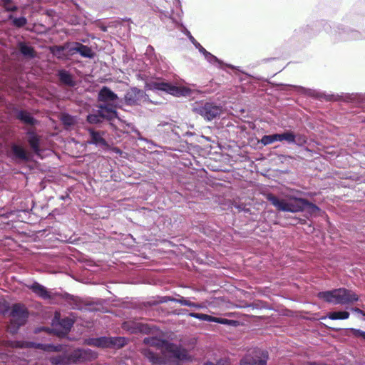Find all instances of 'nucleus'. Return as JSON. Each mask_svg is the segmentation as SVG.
<instances>
[{
  "label": "nucleus",
  "mask_w": 365,
  "mask_h": 365,
  "mask_svg": "<svg viewBox=\"0 0 365 365\" xmlns=\"http://www.w3.org/2000/svg\"><path fill=\"white\" fill-rule=\"evenodd\" d=\"M134 327L130 329L131 332H150V328H148V325L142 324V323H134Z\"/></svg>",
  "instance_id": "nucleus-32"
},
{
  "label": "nucleus",
  "mask_w": 365,
  "mask_h": 365,
  "mask_svg": "<svg viewBox=\"0 0 365 365\" xmlns=\"http://www.w3.org/2000/svg\"><path fill=\"white\" fill-rule=\"evenodd\" d=\"M91 140L88 141L91 144H94L98 146H106L107 145L106 140L101 136V135L93 130H90Z\"/></svg>",
  "instance_id": "nucleus-24"
},
{
  "label": "nucleus",
  "mask_w": 365,
  "mask_h": 365,
  "mask_svg": "<svg viewBox=\"0 0 365 365\" xmlns=\"http://www.w3.org/2000/svg\"><path fill=\"white\" fill-rule=\"evenodd\" d=\"M317 297L324 302L334 305L349 304L359 300L358 295L354 291L346 288L319 292Z\"/></svg>",
  "instance_id": "nucleus-4"
},
{
  "label": "nucleus",
  "mask_w": 365,
  "mask_h": 365,
  "mask_svg": "<svg viewBox=\"0 0 365 365\" xmlns=\"http://www.w3.org/2000/svg\"><path fill=\"white\" fill-rule=\"evenodd\" d=\"M161 91H165L175 97L190 96L191 90L183 86H176L172 83L161 80Z\"/></svg>",
  "instance_id": "nucleus-12"
},
{
  "label": "nucleus",
  "mask_w": 365,
  "mask_h": 365,
  "mask_svg": "<svg viewBox=\"0 0 365 365\" xmlns=\"http://www.w3.org/2000/svg\"><path fill=\"white\" fill-rule=\"evenodd\" d=\"M52 362H53V364H59V360H58V359H57V358H53V359H52Z\"/></svg>",
  "instance_id": "nucleus-47"
},
{
  "label": "nucleus",
  "mask_w": 365,
  "mask_h": 365,
  "mask_svg": "<svg viewBox=\"0 0 365 365\" xmlns=\"http://www.w3.org/2000/svg\"><path fill=\"white\" fill-rule=\"evenodd\" d=\"M73 321L68 318L62 319L61 325L63 327L65 331H68L71 329L73 326Z\"/></svg>",
  "instance_id": "nucleus-35"
},
{
  "label": "nucleus",
  "mask_w": 365,
  "mask_h": 365,
  "mask_svg": "<svg viewBox=\"0 0 365 365\" xmlns=\"http://www.w3.org/2000/svg\"><path fill=\"white\" fill-rule=\"evenodd\" d=\"M127 343L125 337H106L90 338L85 340L86 345L101 348H121Z\"/></svg>",
  "instance_id": "nucleus-8"
},
{
  "label": "nucleus",
  "mask_w": 365,
  "mask_h": 365,
  "mask_svg": "<svg viewBox=\"0 0 365 365\" xmlns=\"http://www.w3.org/2000/svg\"><path fill=\"white\" fill-rule=\"evenodd\" d=\"M364 317V320L365 321V312H364V315H362Z\"/></svg>",
  "instance_id": "nucleus-53"
},
{
  "label": "nucleus",
  "mask_w": 365,
  "mask_h": 365,
  "mask_svg": "<svg viewBox=\"0 0 365 365\" xmlns=\"http://www.w3.org/2000/svg\"><path fill=\"white\" fill-rule=\"evenodd\" d=\"M277 141L280 142L279 133H274L272 135H264L262 136V138L259 142L263 145L266 146Z\"/></svg>",
  "instance_id": "nucleus-26"
},
{
  "label": "nucleus",
  "mask_w": 365,
  "mask_h": 365,
  "mask_svg": "<svg viewBox=\"0 0 365 365\" xmlns=\"http://www.w3.org/2000/svg\"><path fill=\"white\" fill-rule=\"evenodd\" d=\"M235 207L236 209H237L239 211L244 210V211L247 212L248 210H245L244 206L242 205H235Z\"/></svg>",
  "instance_id": "nucleus-44"
},
{
  "label": "nucleus",
  "mask_w": 365,
  "mask_h": 365,
  "mask_svg": "<svg viewBox=\"0 0 365 365\" xmlns=\"http://www.w3.org/2000/svg\"><path fill=\"white\" fill-rule=\"evenodd\" d=\"M68 52L71 55L79 53L81 56L85 58H92L94 56V52L92 49L81 43H72L66 46Z\"/></svg>",
  "instance_id": "nucleus-15"
},
{
  "label": "nucleus",
  "mask_w": 365,
  "mask_h": 365,
  "mask_svg": "<svg viewBox=\"0 0 365 365\" xmlns=\"http://www.w3.org/2000/svg\"><path fill=\"white\" fill-rule=\"evenodd\" d=\"M307 142V138L301 134H295L294 139L292 144L296 145L297 146H303Z\"/></svg>",
  "instance_id": "nucleus-33"
},
{
  "label": "nucleus",
  "mask_w": 365,
  "mask_h": 365,
  "mask_svg": "<svg viewBox=\"0 0 365 365\" xmlns=\"http://www.w3.org/2000/svg\"><path fill=\"white\" fill-rule=\"evenodd\" d=\"M212 365H224V364H222L221 362H217V364L212 363Z\"/></svg>",
  "instance_id": "nucleus-50"
},
{
  "label": "nucleus",
  "mask_w": 365,
  "mask_h": 365,
  "mask_svg": "<svg viewBox=\"0 0 365 365\" xmlns=\"http://www.w3.org/2000/svg\"><path fill=\"white\" fill-rule=\"evenodd\" d=\"M27 23L25 17L14 18L13 19V24L17 27H22Z\"/></svg>",
  "instance_id": "nucleus-36"
},
{
  "label": "nucleus",
  "mask_w": 365,
  "mask_h": 365,
  "mask_svg": "<svg viewBox=\"0 0 365 365\" xmlns=\"http://www.w3.org/2000/svg\"><path fill=\"white\" fill-rule=\"evenodd\" d=\"M58 77L61 83L66 86H74L75 82L73 80L72 76L66 71H60L58 72Z\"/></svg>",
  "instance_id": "nucleus-25"
},
{
  "label": "nucleus",
  "mask_w": 365,
  "mask_h": 365,
  "mask_svg": "<svg viewBox=\"0 0 365 365\" xmlns=\"http://www.w3.org/2000/svg\"><path fill=\"white\" fill-rule=\"evenodd\" d=\"M96 353L91 349H77L72 352L70 359L73 363L77 364L91 361L96 359Z\"/></svg>",
  "instance_id": "nucleus-13"
},
{
  "label": "nucleus",
  "mask_w": 365,
  "mask_h": 365,
  "mask_svg": "<svg viewBox=\"0 0 365 365\" xmlns=\"http://www.w3.org/2000/svg\"><path fill=\"white\" fill-rule=\"evenodd\" d=\"M204 365H212V362H206Z\"/></svg>",
  "instance_id": "nucleus-51"
},
{
  "label": "nucleus",
  "mask_w": 365,
  "mask_h": 365,
  "mask_svg": "<svg viewBox=\"0 0 365 365\" xmlns=\"http://www.w3.org/2000/svg\"><path fill=\"white\" fill-rule=\"evenodd\" d=\"M266 199L279 211L292 213L304 211V198L296 197L293 201L287 202L272 193H269L266 195Z\"/></svg>",
  "instance_id": "nucleus-5"
},
{
  "label": "nucleus",
  "mask_w": 365,
  "mask_h": 365,
  "mask_svg": "<svg viewBox=\"0 0 365 365\" xmlns=\"http://www.w3.org/2000/svg\"><path fill=\"white\" fill-rule=\"evenodd\" d=\"M41 329H43L42 328V329H37V330H36V332H37V331H39Z\"/></svg>",
  "instance_id": "nucleus-54"
},
{
  "label": "nucleus",
  "mask_w": 365,
  "mask_h": 365,
  "mask_svg": "<svg viewBox=\"0 0 365 365\" xmlns=\"http://www.w3.org/2000/svg\"><path fill=\"white\" fill-rule=\"evenodd\" d=\"M182 312H178V314H185V313H186L187 312V309H182Z\"/></svg>",
  "instance_id": "nucleus-48"
},
{
  "label": "nucleus",
  "mask_w": 365,
  "mask_h": 365,
  "mask_svg": "<svg viewBox=\"0 0 365 365\" xmlns=\"http://www.w3.org/2000/svg\"><path fill=\"white\" fill-rule=\"evenodd\" d=\"M352 310L356 312V313H358V314H360L361 315H365L364 314V312L361 309H360L359 308H353Z\"/></svg>",
  "instance_id": "nucleus-43"
},
{
  "label": "nucleus",
  "mask_w": 365,
  "mask_h": 365,
  "mask_svg": "<svg viewBox=\"0 0 365 365\" xmlns=\"http://www.w3.org/2000/svg\"><path fill=\"white\" fill-rule=\"evenodd\" d=\"M9 311L8 304L6 302H0V314H5Z\"/></svg>",
  "instance_id": "nucleus-40"
},
{
  "label": "nucleus",
  "mask_w": 365,
  "mask_h": 365,
  "mask_svg": "<svg viewBox=\"0 0 365 365\" xmlns=\"http://www.w3.org/2000/svg\"><path fill=\"white\" fill-rule=\"evenodd\" d=\"M98 98L101 101L107 103V105H104L103 106H108V108H113L115 110L118 106V98L117 95L107 87H103L101 90Z\"/></svg>",
  "instance_id": "nucleus-14"
},
{
  "label": "nucleus",
  "mask_w": 365,
  "mask_h": 365,
  "mask_svg": "<svg viewBox=\"0 0 365 365\" xmlns=\"http://www.w3.org/2000/svg\"><path fill=\"white\" fill-rule=\"evenodd\" d=\"M279 86L282 87V90H285L284 88H293L294 89L295 91L299 92V93H306L307 91V89L302 86H294V85H290V84H284V83H281L279 85Z\"/></svg>",
  "instance_id": "nucleus-34"
},
{
  "label": "nucleus",
  "mask_w": 365,
  "mask_h": 365,
  "mask_svg": "<svg viewBox=\"0 0 365 365\" xmlns=\"http://www.w3.org/2000/svg\"><path fill=\"white\" fill-rule=\"evenodd\" d=\"M350 331L355 337H360L365 340V331L359 329L350 328Z\"/></svg>",
  "instance_id": "nucleus-37"
},
{
  "label": "nucleus",
  "mask_w": 365,
  "mask_h": 365,
  "mask_svg": "<svg viewBox=\"0 0 365 365\" xmlns=\"http://www.w3.org/2000/svg\"><path fill=\"white\" fill-rule=\"evenodd\" d=\"M56 51H55L54 50L53 51V53L55 54V55H58V53H61V51H63V48H61V47H57L56 48Z\"/></svg>",
  "instance_id": "nucleus-46"
},
{
  "label": "nucleus",
  "mask_w": 365,
  "mask_h": 365,
  "mask_svg": "<svg viewBox=\"0 0 365 365\" xmlns=\"http://www.w3.org/2000/svg\"><path fill=\"white\" fill-rule=\"evenodd\" d=\"M165 4L169 6L170 10L165 6L161 4L164 9H161V19L163 16L165 17L163 21L164 24H167L169 29L180 26L181 31L188 38L194 46L199 51L200 53L203 51L205 48L196 41L192 36L191 33L181 24V13L182 11L180 8V0H165Z\"/></svg>",
  "instance_id": "nucleus-1"
},
{
  "label": "nucleus",
  "mask_w": 365,
  "mask_h": 365,
  "mask_svg": "<svg viewBox=\"0 0 365 365\" xmlns=\"http://www.w3.org/2000/svg\"><path fill=\"white\" fill-rule=\"evenodd\" d=\"M188 316L195 318L202 321H206L210 322H216L221 324H232L235 323V321L220 318V317H212L211 315H208L206 314L202 313H196V312H190L188 314Z\"/></svg>",
  "instance_id": "nucleus-18"
},
{
  "label": "nucleus",
  "mask_w": 365,
  "mask_h": 365,
  "mask_svg": "<svg viewBox=\"0 0 365 365\" xmlns=\"http://www.w3.org/2000/svg\"><path fill=\"white\" fill-rule=\"evenodd\" d=\"M317 31L322 28L324 31L329 34L334 42H346L352 41L365 40V31H359L343 25H337L332 30L331 24L325 21H321L315 25Z\"/></svg>",
  "instance_id": "nucleus-2"
},
{
  "label": "nucleus",
  "mask_w": 365,
  "mask_h": 365,
  "mask_svg": "<svg viewBox=\"0 0 365 365\" xmlns=\"http://www.w3.org/2000/svg\"><path fill=\"white\" fill-rule=\"evenodd\" d=\"M148 348L143 349V354L153 364L159 362L158 351L160 349V339L157 337H146L143 340Z\"/></svg>",
  "instance_id": "nucleus-11"
},
{
  "label": "nucleus",
  "mask_w": 365,
  "mask_h": 365,
  "mask_svg": "<svg viewBox=\"0 0 365 365\" xmlns=\"http://www.w3.org/2000/svg\"><path fill=\"white\" fill-rule=\"evenodd\" d=\"M267 360L268 352L257 349L247 354L240 360V365H267Z\"/></svg>",
  "instance_id": "nucleus-9"
},
{
  "label": "nucleus",
  "mask_w": 365,
  "mask_h": 365,
  "mask_svg": "<svg viewBox=\"0 0 365 365\" xmlns=\"http://www.w3.org/2000/svg\"><path fill=\"white\" fill-rule=\"evenodd\" d=\"M349 313L346 311L331 312L327 314V317L331 320H344L349 317Z\"/></svg>",
  "instance_id": "nucleus-27"
},
{
  "label": "nucleus",
  "mask_w": 365,
  "mask_h": 365,
  "mask_svg": "<svg viewBox=\"0 0 365 365\" xmlns=\"http://www.w3.org/2000/svg\"><path fill=\"white\" fill-rule=\"evenodd\" d=\"M177 298H174V297H168V296H164V297H161V304L162 303H165V302H175V300H176Z\"/></svg>",
  "instance_id": "nucleus-42"
},
{
  "label": "nucleus",
  "mask_w": 365,
  "mask_h": 365,
  "mask_svg": "<svg viewBox=\"0 0 365 365\" xmlns=\"http://www.w3.org/2000/svg\"><path fill=\"white\" fill-rule=\"evenodd\" d=\"M11 151L16 158L27 161L31 158V155L20 145H13Z\"/></svg>",
  "instance_id": "nucleus-21"
},
{
  "label": "nucleus",
  "mask_w": 365,
  "mask_h": 365,
  "mask_svg": "<svg viewBox=\"0 0 365 365\" xmlns=\"http://www.w3.org/2000/svg\"><path fill=\"white\" fill-rule=\"evenodd\" d=\"M98 108L96 112L87 116L88 123L96 124L101 123L105 119L113 120L118 118L116 110L113 108H108V106H103V105L100 106Z\"/></svg>",
  "instance_id": "nucleus-10"
},
{
  "label": "nucleus",
  "mask_w": 365,
  "mask_h": 365,
  "mask_svg": "<svg viewBox=\"0 0 365 365\" xmlns=\"http://www.w3.org/2000/svg\"><path fill=\"white\" fill-rule=\"evenodd\" d=\"M4 6H6V10L8 11H15L16 9V6H11V0H3Z\"/></svg>",
  "instance_id": "nucleus-41"
},
{
  "label": "nucleus",
  "mask_w": 365,
  "mask_h": 365,
  "mask_svg": "<svg viewBox=\"0 0 365 365\" xmlns=\"http://www.w3.org/2000/svg\"><path fill=\"white\" fill-rule=\"evenodd\" d=\"M192 110L201 115L205 120L211 121L219 117L222 112V107L214 102H202L196 103Z\"/></svg>",
  "instance_id": "nucleus-6"
},
{
  "label": "nucleus",
  "mask_w": 365,
  "mask_h": 365,
  "mask_svg": "<svg viewBox=\"0 0 365 365\" xmlns=\"http://www.w3.org/2000/svg\"><path fill=\"white\" fill-rule=\"evenodd\" d=\"M125 100L129 106L138 105L146 100V95L143 91L133 88L127 91Z\"/></svg>",
  "instance_id": "nucleus-16"
},
{
  "label": "nucleus",
  "mask_w": 365,
  "mask_h": 365,
  "mask_svg": "<svg viewBox=\"0 0 365 365\" xmlns=\"http://www.w3.org/2000/svg\"><path fill=\"white\" fill-rule=\"evenodd\" d=\"M28 135V142L33 150V151L36 155H40V148H39V141L40 139L38 136L34 132L29 131L27 133Z\"/></svg>",
  "instance_id": "nucleus-22"
},
{
  "label": "nucleus",
  "mask_w": 365,
  "mask_h": 365,
  "mask_svg": "<svg viewBox=\"0 0 365 365\" xmlns=\"http://www.w3.org/2000/svg\"><path fill=\"white\" fill-rule=\"evenodd\" d=\"M340 98L342 101L348 103L355 104L365 103V93H343Z\"/></svg>",
  "instance_id": "nucleus-20"
},
{
  "label": "nucleus",
  "mask_w": 365,
  "mask_h": 365,
  "mask_svg": "<svg viewBox=\"0 0 365 365\" xmlns=\"http://www.w3.org/2000/svg\"><path fill=\"white\" fill-rule=\"evenodd\" d=\"M168 242L166 241V240H161V245H165L166 243H168Z\"/></svg>",
  "instance_id": "nucleus-49"
},
{
  "label": "nucleus",
  "mask_w": 365,
  "mask_h": 365,
  "mask_svg": "<svg viewBox=\"0 0 365 365\" xmlns=\"http://www.w3.org/2000/svg\"><path fill=\"white\" fill-rule=\"evenodd\" d=\"M319 207L315 204L309 202V200L304 199V210H307L310 214H315L316 212L319 211Z\"/></svg>",
  "instance_id": "nucleus-30"
},
{
  "label": "nucleus",
  "mask_w": 365,
  "mask_h": 365,
  "mask_svg": "<svg viewBox=\"0 0 365 365\" xmlns=\"http://www.w3.org/2000/svg\"><path fill=\"white\" fill-rule=\"evenodd\" d=\"M123 327L125 329V328H128V323H125L124 325H123Z\"/></svg>",
  "instance_id": "nucleus-52"
},
{
  "label": "nucleus",
  "mask_w": 365,
  "mask_h": 365,
  "mask_svg": "<svg viewBox=\"0 0 365 365\" xmlns=\"http://www.w3.org/2000/svg\"><path fill=\"white\" fill-rule=\"evenodd\" d=\"M295 133L290 130H287L284 132L279 133L280 142L286 141L289 144H292L294 139Z\"/></svg>",
  "instance_id": "nucleus-28"
},
{
  "label": "nucleus",
  "mask_w": 365,
  "mask_h": 365,
  "mask_svg": "<svg viewBox=\"0 0 365 365\" xmlns=\"http://www.w3.org/2000/svg\"><path fill=\"white\" fill-rule=\"evenodd\" d=\"M30 289L35 294H36L37 295H38L40 297H41L43 299L51 298V294L46 289V288L37 282H34V284H32V285L30 287Z\"/></svg>",
  "instance_id": "nucleus-23"
},
{
  "label": "nucleus",
  "mask_w": 365,
  "mask_h": 365,
  "mask_svg": "<svg viewBox=\"0 0 365 365\" xmlns=\"http://www.w3.org/2000/svg\"><path fill=\"white\" fill-rule=\"evenodd\" d=\"M10 324L8 330L11 334L16 333L19 328L25 324L28 314L26 308L19 304H14L9 313Z\"/></svg>",
  "instance_id": "nucleus-7"
},
{
  "label": "nucleus",
  "mask_w": 365,
  "mask_h": 365,
  "mask_svg": "<svg viewBox=\"0 0 365 365\" xmlns=\"http://www.w3.org/2000/svg\"><path fill=\"white\" fill-rule=\"evenodd\" d=\"M11 345V346L16 348L31 347L35 349H39L46 351H58L60 350L58 346H53L52 344H44L34 342L15 341H12Z\"/></svg>",
  "instance_id": "nucleus-17"
},
{
  "label": "nucleus",
  "mask_w": 365,
  "mask_h": 365,
  "mask_svg": "<svg viewBox=\"0 0 365 365\" xmlns=\"http://www.w3.org/2000/svg\"><path fill=\"white\" fill-rule=\"evenodd\" d=\"M187 351L161 339V365H181V361H192Z\"/></svg>",
  "instance_id": "nucleus-3"
},
{
  "label": "nucleus",
  "mask_w": 365,
  "mask_h": 365,
  "mask_svg": "<svg viewBox=\"0 0 365 365\" xmlns=\"http://www.w3.org/2000/svg\"><path fill=\"white\" fill-rule=\"evenodd\" d=\"M18 118L20 119L21 121L24 122L25 123L29 125H34L35 123V120L34 119L32 115L26 111H20L18 113Z\"/></svg>",
  "instance_id": "nucleus-29"
},
{
  "label": "nucleus",
  "mask_w": 365,
  "mask_h": 365,
  "mask_svg": "<svg viewBox=\"0 0 365 365\" xmlns=\"http://www.w3.org/2000/svg\"><path fill=\"white\" fill-rule=\"evenodd\" d=\"M62 121L65 125H71L75 123V118L69 115H63Z\"/></svg>",
  "instance_id": "nucleus-38"
},
{
  "label": "nucleus",
  "mask_w": 365,
  "mask_h": 365,
  "mask_svg": "<svg viewBox=\"0 0 365 365\" xmlns=\"http://www.w3.org/2000/svg\"><path fill=\"white\" fill-rule=\"evenodd\" d=\"M191 304H192V305H190V307H195V308H197V309H200L202 307V306L200 304L195 303V302H191Z\"/></svg>",
  "instance_id": "nucleus-45"
},
{
  "label": "nucleus",
  "mask_w": 365,
  "mask_h": 365,
  "mask_svg": "<svg viewBox=\"0 0 365 365\" xmlns=\"http://www.w3.org/2000/svg\"><path fill=\"white\" fill-rule=\"evenodd\" d=\"M20 51L24 56L28 57H33L34 56V52L32 47L29 46L28 44L21 43Z\"/></svg>",
  "instance_id": "nucleus-31"
},
{
  "label": "nucleus",
  "mask_w": 365,
  "mask_h": 365,
  "mask_svg": "<svg viewBox=\"0 0 365 365\" xmlns=\"http://www.w3.org/2000/svg\"><path fill=\"white\" fill-rule=\"evenodd\" d=\"M200 53H202L204 56L205 59L208 63L216 66L217 68L224 69V67L226 66V67L230 68L232 69L235 68V67L231 64H227V63H223L222 61H221L217 57H216L215 56L212 54L210 52L207 51L205 48Z\"/></svg>",
  "instance_id": "nucleus-19"
},
{
  "label": "nucleus",
  "mask_w": 365,
  "mask_h": 365,
  "mask_svg": "<svg viewBox=\"0 0 365 365\" xmlns=\"http://www.w3.org/2000/svg\"><path fill=\"white\" fill-rule=\"evenodd\" d=\"M175 302H177V303H179L182 305H184V306H187V307H190L191 304V302L190 301L187 300V299H185V297H180V298H177L176 300H175Z\"/></svg>",
  "instance_id": "nucleus-39"
}]
</instances>
